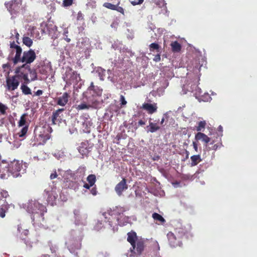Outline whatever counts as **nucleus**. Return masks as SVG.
I'll return each instance as SVG.
<instances>
[{
    "mask_svg": "<svg viewBox=\"0 0 257 257\" xmlns=\"http://www.w3.org/2000/svg\"><path fill=\"white\" fill-rule=\"evenodd\" d=\"M26 210L32 214L31 219L34 224L41 223L44 220V213L47 212L45 206L37 201H31L26 205Z\"/></svg>",
    "mask_w": 257,
    "mask_h": 257,
    "instance_id": "nucleus-1",
    "label": "nucleus"
},
{
    "mask_svg": "<svg viewBox=\"0 0 257 257\" xmlns=\"http://www.w3.org/2000/svg\"><path fill=\"white\" fill-rule=\"evenodd\" d=\"M23 165L22 162L18 160H14L8 163L6 160H2L0 162V172H4L5 169L10 173L14 177L21 176L22 171H24Z\"/></svg>",
    "mask_w": 257,
    "mask_h": 257,
    "instance_id": "nucleus-2",
    "label": "nucleus"
},
{
    "mask_svg": "<svg viewBox=\"0 0 257 257\" xmlns=\"http://www.w3.org/2000/svg\"><path fill=\"white\" fill-rule=\"evenodd\" d=\"M52 128L48 125L37 126L34 130V145H44L50 138Z\"/></svg>",
    "mask_w": 257,
    "mask_h": 257,
    "instance_id": "nucleus-3",
    "label": "nucleus"
},
{
    "mask_svg": "<svg viewBox=\"0 0 257 257\" xmlns=\"http://www.w3.org/2000/svg\"><path fill=\"white\" fill-rule=\"evenodd\" d=\"M126 211L124 207L120 206L113 207L107 210L109 215L114 216L119 224L122 226L128 223L130 220V218L124 215Z\"/></svg>",
    "mask_w": 257,
    "mask_h": 257,
    "instance_id": "nucleus-4",
    "label": "nucleus"
},
{
    "mask_svg": "<svg viewBox=\"0 0 257 257\" xmlns=\"http://www.w3.org/2000/svg\"><path fill=\"white\" fill-rule=\"evenodd\" d=\"M5 6L12 16V18H16L22 9V0H11L6 2Z\"/></svg>",
    "mask_w": 257,
    "mask_h": 257,
    "instance_id": "nucleus-5",
    "label": "nucleus"
},
{
    "mask_svg": "<svg viewBox=\"0 0 257 257\" xmlns=\"http://www.w3.org/2000/svg\"><path fill=\"white\" fill-rule=\"evenodd\" d=\"M28 70H30V67L28 65L23 64L22 66L19 67L16 69L15 74L14 76L19 82L23 80L25 83H29L30 80L28 78Z\"/></svg>",
    "mask_w": 257,
    "mask_h": 257,
    "instance_id": "nucleus-6",
    "label": "nucleus"
},
{
    "mask_svg": "<svg viewBox=\"0 0 257 257\" xmlns=\"http://www.w3.org/2000/svg\"><path fill=\"white\" fill-rule=\"evenodd\" d=\"M36 59V54L35 51L30 49L28 51H25L23 53L22 56H20V60L14 62V64H17L19 62L24 63V64H30L33 63Z\"/></svg>",
    "mask_w": 257,
    "mask_h": 257,
    "instance_id": "nucleus-7",
    "label": "nucleus"
},
{
    "mask_svg": "<svg viewBox=\"0 0 257 257\" xmlns=\"http://www.w3.org/2000/svg\"><path fill=\"white\" fill-rule=\"evenodd\" d=\"M81 237H71L66 242V245L71 253H75L77 250L81 249Z\"/></svg>",
    "mask_w": 257,
    "mask_h": 257,
    "instance_id": "nucleus-8",
    "label": "nucleus"
},
{
    "mask_svg": "<svg viewBox=\"0 0 257 257\" xmlns=\"http://www.w3.org/2000/svg\"><path fill=\"white\" fill-rule=\"evenodd\" d=\"M63 79L67 83L78 82L80 80V76L76 71H73L71 68H69L65 72Z\"/></svg>",
    "mask_w": 257,
    "mask_h": 257,
    "instance_id": "nucleus-9",
    "label": "nucleus"
},
{
    "mask_svg": "<svg viewBox=\"0 0 257 257\" xmlns=\"http://www.w3.org/2000/svg\"><path fill=\"white\" fill-rule=\"evenodd\" d=\"M20 84V82L14 76H8L6 78V88L7 90L12 91L17 89Z\"/></svg>",
    "mask_w": 257,
    "mask_h": 257,
    "instance_id": "nucleus-10",
    "label": "nucleus"
},
{
    "mask_svg": "<svg viewBox=\"0 0 257 257\" xmlns=\"http://www.w3.org/2000/svg\"><path fill=\"white\" fill-rule=\"evenodd\" d=\"M167 236L169 243L171 247H176L182 245V240L179 239L174 233L170 231L167 233Z\"/></svg>",
    "mask_w": 257,
    "mask_h": 257,
    "instance_id": "nucleus-11",
    "label": "nucleus"
},
{
    "mask_svg": "<svg viewBox=\"0 0 257 257\" xmlns=\"http://www.w3.org/2000/svg\"><path fill=\"white\" fill-rule=\"evenodd\" d=\"M94 93V85L92 82L87 90L83 93V95L88 99V103H93L96 101V95Z\"/></svg>",
    "mask_w": 257,
    "mask_h": 257,
    "instance_id": "nucleus-12",
    "label": "nucleus"
},
{
    "mask_svg": "<svg viewBox=\"0 0 257 257\" xmlns=\"http://www.w3.org/2000/svg\"><path fill=\"white\" fill-rule=\"evenodd\" d=\"M127 235V241L132 245L131 250L132 252H135L136 242H137V240L140 238H138L137 233L133 230H131L130 232H128Z\"/></svg>",
    "mask_w": 257,
    "mask_h": 257,
    "instance_id": "nucleus-13",
    "label": "nucleus"
},
{
    "mask_svg": "<svg viewBox=\"0 0 257 257\" xmlns=\"http://www.w3.org/2000/svg\"><path fill=\"white\" fill-rule=\"evenodd\" d=\"M128 188V185L126 184V180L123 178L115 187L114 190L118 196H121L124 191Z\"/></svg>",
    "mask_w": 257,
    "mask_h": 257,
    "instance_id": "nucleus-14",
    "label": "nucleus"
},
{
    "mask_svg": "<svg viewBox=\"0 0 257 257\" xmlns=\"http://www.w3.org/2000/svg\"><path fill=\"white\" fill-rule=\"evenodd\" d=\"M82 101L83 103H81L79 105H78L76 106L77 110H79L82 109H88L90 107L96 105L98 103V101L97 100L96 101H94L93 103H88V99L87 98V97H84L83 95Z\"/></svg>",
    "mask_w": 257,
    "mask_h": 257,
    "instance_id": "nucleus-15",
    "label": "nucleus"
},
{
    "mask_svg": "<svg viewBox=\"0 0 257 257\" xmlns=\"http://www.w3.org/2000/svg\"><path fill=\"white\" fill-rule=\"evenodd\" d=\"M74 214L76 224H84L85 223L87 218L86 214L81 215L79 209L74 210Z\"/></svg>",
    "mask_w": 257,
    "mask_h": 257,
    "instance_id": "nucleus-16",
    "label": "nucleus"
},
{
    "mask_svg": "<svg viewBox=\"0 0 257 257\" xmlns=\"http://www.w3.org/2000/svg\"><path fill=\"white\" fill-rule=\"evenodd\" d=\"M141 108L146 110L149 114H153L157 111L158 106L156 103H150L145 102L142 104Z\"/></svg>",
    "mask_w": 257,
    "mask_h": 257,
    "instance_id": "nucleus-17",
    "label": "nucleus"
},
{
    "mask_svg": "<svg viewBox=\"0 0 257 257\" xmlns=\"http://www.w3.org/2000/svg\"><path fill=\"white\" fill-rule=\"evenodd\" d=\"M10 46L11 49L16 50L15 56L12 58V61L14 63L15 61L20 60V56H21L22 54V49L21 46L17 45L14 41L11 42Z\"/></svg>",
    "mask_w": 257,
    "mask_h": 257,
    "instance_id": "nucleus-18",
    "label": "nucleus"
},
{
    "mask_svg": "<svg viewBox=\"0 0 257 257\" xmlns=\"http://www.w3.org/2000/svg\"><path fill=\"white\" fill-rule=\"evenodd\" d=\"M70 96L67 92H64L62 96L56 98V102L57 105L64 106L68 102Z\"/></svg>",
    "mask_w": 257,
    "mask_h": 257,
    "instance_id": "nucleus-19",
    "label": "nucleus"
},
{
    "mask_svg": "<svg viewBox=\"0 0 257 257\" xmlns=\"http://www.w3.org/2000/svg\"><path fill=\"white\" fill-rule=\"evenodd\" d=\"M90 148L91 147H89L88 142L85 141L80 144L78 148V151L82 155H87L89 153Z\"/></svg>",
    "mask_w": 257,
    "mask_h": 257,
    "instance_id": "nucleus-20",
    "label": "nucleus"
},
{
    "mask_svg": "<svg viewBox=\"0 0 257 257\" xmlns=\"http://www.w3.org/2000/svg\"><path fill=\"white\" fill-rule=\"evenodd\" d=\"M64 110V108H59L58 110L53 112L52 116V123L56 124L57 122H60L61 119L60 113Z\"/></svg>",
    "mask_w": 257,
    "mask_h": 257,
    "instance_id": "nucleus-21",
    "label": "nucleus"
},
{
    "mask_svg": "<svg viewBox=\"0 0 257 257\" xmlns=\"http://www.w3.org/2000/svg\"><path fill=\"white\" fill-rule=\"evenodd\" d=\"M195 139L196 141H202L206 144V146H207V144L210 141L211 139L204 133L198 132L195 135Z\"/></svg>",
    "mask_w": 257,
    "mask_h": 257,
    "instance_id": "nucleus-22",
    "label": "nucleus"
},
{
    "mask_svg": "<svg viewBox=\"0 0 257 257\" xmlns=\"http://www.w3.org/2000/svg\"><path fill=\"white\" fill-rule=\"evenodd\" d=\"M174 233L176 235L177 237L181 240L184 237L187 238V231L184 228H176L174 230Z\"/></svg>",
    "mask_w": 257,
    "mask_h": 257,
    "instance_id": "nucleus-23",
    "label": "nucleus"
},
{
    "mask_svg": "<svg viewBox=\"0 0 257 257\" xmlns=\"http://www.w3.org/2000/svg\"><path fill=\"white\" fill-rule=\"evenodd\" d=\"M144 240L142 238H140L137 240L136 243V250L138 254H141L144 249L145 247Z\"/></svg>",
    "mask_w": 257,
    "mask_h": 257,
    "instance_id": "nucleus-24",
    "label": "nucleus"
},
{
    "mask_svg": "<svg viewBox=\"0 0 257 257\" xmlns=\"http://www.w3.org/2000/svg\"><path fill=\"white\" fill-rule=\"evenodd\" d=\"M58 197L57 194L54 191H52L48 195L47 201L51 205L53 206L56 204V200Z\"/></svg>",
    "mask_w": 257,
    "mask_h": 257,
    "instance_id": "nucleus-25",
    "label": "nucleus"
},
{
    "mask_svg": "<svg viewBox=\"0 0 257 257\" xmlns=\"http://www.w3.org/2000/svg\"><path fill=\"white\" fill-rule=\"evenodd\" d=\"M190 159L191 161V166H196L199 162H200L202 161V159L201 158V156L200 155H193L191 157Z\"/></svg>",
    "mask_w": 257,
    "mask_h": 257,
    "instance_id": "nucleus-26",
    "label": "nucleus"
},
{
    "mask_svg": "<svg viewBox=\"0 0 257 257\" xmlns=\"http://www.w3.org/2000/svg\"><path fill=\"white\" fill-rule=\"evenodd\" d=\"M29 83H25L24 82L21 86V89L23 93L25 95H29L32 94L31 89L27 86Z\"/></svg>",
    "mask_w": 257,
    "mask_h": 257,
    "instance_id": "nucleus-27",
    "label": "nucleus"
},
{
    "mask_svg": "<svg viewBox=\"0 0 257 257\" xmlns=\"http://www.w3.org/2000/svg\"><path fill=\"white\" fill-rule=\"evenodd\" d=\"M149 131L152 133H155L160 129V126L157 123H154L151 121V120L149 121Z\"/></svg>",
    "mask_w": 257,
    "mask_h": 257,
    "instance_id": "nucleus-28",
    "label": "nucleus"
},
{
    "mask_svg": "<svg viewBox=\"0 0 257 257\" xmlns=\"http://www.w3.org/2000/svg\"><path fill=\"white\" fill-rule=\"evenodd\" d=\"M171 46L173 52H179L181 51V45L177 41L172 42Z\"/></svg>",
    "mask_w": 257,
    "mask_h": 257,
    "instance_id": "nucleus-29",
    "label": "nucleus"
},
{
    "mask_svg": "<svg viewBox=\"0 0 257 257\" xmlns=\"http://www.w3.org/2000/svg\"><path fill=\"white\" fill-rule=\"evenodd\" d=\"M23 43L24 45L28 47L32 46L33 42V40L27 36H24L23 38Z\"/></svg>",
    "mask_w": 257,
    "mask_h": 257,
    "instance_id": "nucleus-30",
    "label": "nucleus"
},
{
    "mask_svg": "<svg viewBox=\"0 0 257 257\" xmlns=\"http://www.w3.org/2000/svg\"><path fill=\"white\" fill-rule=\"evenodd\" d=\"M27 116V114L26 113H24L23 115H21L20 117V119L19 121L18 122V126H25L26 125V117Z\"/></svg>",
    "mask_w": 257,
    "mask_h": 257,
    "instance_id": "nucleus-31",
    "label": "nucleus"
},
{
    "mask_svg": "<svg viewBox=\"0 0 257 257\" xmlns=\"http://www.w3.org/2000/svg\"><path fill=\"white\" fill-rule=\"evenodd\" d=\"M215 140H212V142L210 143V145H212L211 147H208L209 150H214L216 151L218 148H220L222 146V144L220 142H218L216 144H215Z\"/></svg>",
    "mask_w": 257,
    "mask_h": 257,
    "instance_id": "nucleus-32",
    "label": "nucleus"
},
{
    "mask_svg": "<svg viewBox=\"0 0 257 257\" xmlns=\"http://www.w3.org/2000/svg\"><path fill=\"white\" fill-rule=\"evenodd\" d=\"M152 217L154 220L158 221L161 223H163L165 222V220L162 216L157 213H154L152 215Z\"/></svg>",
    "mask_w": 257,
    "mask_h": 257,
    "instance_id": "nucleus-33",
    "label": "nucleus"
},
{
    "mask_svg": "<svg viewBox=\"0 0 257 257\" xmlns=\"http://www.w3.org/2000/svg\"><path fill=\"white\" fill-rule=\"evenodd\" d=\"M86 168L85 167L80 166L76 170V174L79 175L80 177H83L85 175Z\"/></svg>",
    "mask_w": 257,
    "mask_h": 257,
    "instance_id": "nucleus-34",
    "label": "nucleus"
},
{
    "mask_svg": "<svg viewBox=\"0 0 257 257\" xmlns=\"http://www.w3.org/2000/svg\"><path fill=\"white\" fill-rule=\"evenodd\" d=\"M87 181L90 184V185H94L96 181V176L94 174H90L87 177Z\"/></svg>",
    "mask_w": 257,
    "mask_h": 257,
    "instance_id": "nucleus-35",
    "label": "nucleus"
},
{
    "mask_svg": "<svg viewBox=\"0 0 257 257\" xmlns=\"http://www.w3.org/2000/svg\"><path fill=\"white\" fill-rule=\"evenodd\" d=\"M206 125V123L205 121H200L198 122V125L196 126V130L198 132L203 131Z\"/></svg>",
    "mask_w": 257,
    "mask_h": 257,
    "instance_id": "nucleus-36",
    "label": "nucleus"
},
{
    "mask_svg": "<svg viewBox=\"0 0 257 257\" xmlns=\"http://www.w3.org/2000/svg\"><path fill=\"white\" fill-rule=\"evenodd\" d=\"M149 48L151 51H153L156 50L157 52H160V46L158 44L156 43H152L149 46Z\"/></svg>",
    "mask_w": 257,
    "mask_h": 257,
    "instance_id": "nucleus-37",
    "label": "nucleus"
},
{
    "mask_svg": "<svg viewBox=\"0 0 257 257\" xmlns=\"http://www.w3.org/2000/svg\"><path fill=\"white\" fill-rule=\"evenodd\" d=\"M28 72L30 73L31 75V81H33L37 79V74L35 70H32L30 68V70H28Z\"/></svg>",
    "mask_w": 257,
    "mask_h": 257,
    "instance_id": "nucleus-38",
    "label": "nucleus"
},
{
    "mask_svg": "<svg viewBox=\"0 0 257 257\" xmlns=\"http://www.w3.org/2000/svg\"><path fill=\"white\" fill-rule=\"evenodd\" d=\"M28 130V125L24 126L21 130V131L18 133L19 136L20 137H23L25 136Z\"/></svg>",
    "mask_w": 257,
    "mask_h": 257,
    "instance_id": "nucleus-39",
    "label": "nucleus"
},
{
    "mask_svg": "<svg viewBox=\"0 0 257 257\" xmlns=\"http://www.w3.org/2000/svg\"><path fill=\"white\" fill-rule=\"evenodd\" d=\"M103 6L107 9L111 10H115L116 9V5L112 4L110 3H104L103 4Z\"/></svg>",
    "mask_w": 257,
    "mask_h": 257,
    "instance_id": "nucleus-40",
    "label": "nucleus"
},
{
    "mask_svg": "<svg viewBox=\"0 0 257 257\" xmlns=\"http://www.w3.org/2000/svg\"><path fill=\"white\" fill-rule=\"evenodd\" d=\"M48 66H41L40 68H39V72L42 74H44V75H46L48 71Z\"/></svg>",
    "mask_w": 257,
    "mask_h": 257,
    "instance_id": "nucleus-41",
    "label": "nucleus"
},
{
    "mask_svg": "<svg viewBox=\"0 0 257 257\" xmlns=\"http://www.w3.org/2000/svg\"><path fill=\"white\" fill-rule=\"evenodd\" d=\"M8 107L4 104L0 102V112L2 114H5L6 113V110Z\"/></svg>",
    "mask_w": 257,
    "mask_h": 257,
    "instance_id": "nucleus-42",
    "label": "nucleus"
},
{
    "mask_svg": "<svg viewBox=\"0 0 257 257\" xmlns=\"http://www.w3.org/2000/svg\"><path fill=\"white\" fill-rule=\"evenodd\" d=\"M50 249L52 253H56L58 250V248L56 245L51 243L50 245Z\"/></svg>",
    "mask_w": 257,
    "mask_h": 257,
    "instance_id": "nucleus-43",
    "label": "nucleus"
},
{
    "mask_svg": "<svg viewBox=\"0 0 257 257\" xmlns=\"http://www.w3.org/2000/svg\"><path fill=\"white\" fill-rule=\"evenodd\" d=\"M6 209L5 207L3 206H0V216L2 218L5 217L6 215Z\"/></svg>",
    "mask_w": 257,
    "mask_h": 257,
    "instance_id": "nucleus-44",
    "label": "nucleus"
},
{
    "mask_svg": "<svg viewBox=\"0 0 257 257\" xmlns=\"http://www.w3.org/2000/svg\"><path fill=\"white\" fill-rule=\"evenodd\" d=\"M119 4V2H118V4L117 5H116V9H115L114 11H116L118 12H119L121 14L124 15V10L122 7H118Z\"/></svg>",
    "mask_w": 257,
    "mask_h": 257,
    "instance_id": "nucleus-45",
    "label": "nucleus"
},
{
    "mask_svg": "<svg viewBox=\"0 0 257 257\" xmlns=\"http://www.w3.org/2000/svg\"><path fill=\"white\" fill-rule=\"evenodd\" d=\"M73 3V0H64L63 5L64 7L71 6Z\"/></svg>",
    "mask_w": 257,
    "mask_h": 257,
    "instance_id": "nucleus-46",
    "label": "nucleus"
},
{
    "mask_svg": "<svg viewBox=\"0 0 257 257\" xmlns=\"http://www.w3.org/2000/svg\"><path fill=\"white\" fill-rule=\"evenodd\" d=\"M120 101L121 102V103H120L121 106H123L127 103V102L125 100L124 96L122 95H121L120 96Z\"/></svg>",
    "mask_w": 257,
    "mask_h": 257,
    "instance_id": "nucleus-47",
    "label": "nucleus"
},
{
    "mask_svg": "<svg viewBox=\"0 0 257 257\" xmlns=\"http://www.w3.org/2000/svg\"><path fill=\"white\" fill-rule=\"evenodd\" d=\"M143 2H144V0H134V1H131V3L133 6H136L137 5H140V4H142L143 3Z\"/></svg>",
    "mask_w": 257,
    "mask_h": 257,
    "instance_id": "nucleus-48",
    "label": "nucleus"
},
{
    "mask_svg": "<svg viewBox=\"0 0 257 257\" xmlns=\"http://www.w3.org/2000/svg\"><path fill=\"white\" fill-rule=\"evenodd\" d=\"M218 131L219 133V134H217V136L219 137H221L222 136V132H223L222 126L221 125H219L218 127Z\"/></svg>",
    "mask_w": 257,
    "mask_h": 257,
    "instance_id": "nucleus-49",
    "label": "nucleus"
},
{
    "mask_svg": "<svg viewBox=\"0 0 257 257\" xmlns=\"http://www.w3.org/2000/svg\"><path fill=\"white\" fill-rule=\"evenodd\" d=\"M90 192H91V193L93 195H96L97 194V189H96V186L92 188L90 190Z\"/></svg>",
    "mask_w": 257,
    "mask_h": 257,
    "instance_id": "nucleus-50",
    "label": "nucleus"
},
{
    "mask_svg": "<svg viewBox=\"0 0 257 257\" xmlns=\"http://www.w3.org/2000/svg\"><path fill=\"white\" fill-rule=\"evenodd\" d=\"M1 194H2V196L4 198H7V197H8L9 196L8 192L6 190H3L1 192Z\"/></svg>",
    "mask_w": 257,
    "mask_h": 257,
    "instance_id": "nucleus-51",
    "label": "nucleus"
},
{
    "mask_svg": "<svg viewBox=\"0 0 257 257\" xmlns=\"http://www.w3.org/2000/svg\"><path fill=\"white\" fill-rule=\"evenodd\" d=\"M161 60V56L159 54H158L157 55H156L154 58V61H155V62H159Z\"/></svg>",
    "mask_w": 257,
    "mask_h": 257,
    "instance_id": "nucleus-52",
    "label": "nucleus"
},
{
    "mask_svg": "<svg viewBox=\"0 0 257 257\" xmlns=\"http://www.w3.org/2000/svg\"><path fill=\"white\" fill-rule=\"evenodd\" d=\"M193 147L196 152H198V144L196 142H193Z\"/></svg>",
    "mask_w": 257,
    "mask_h": 257,
    "instance_id": "nucleus-53",
    "label": "nucleus"
},
{
    "mask_svg": "<svg viewBox=\"0 0 257 257\" xmlns=\"http://www.w3.org/2000/svg\"><path fill=\"white\" fill-rule=\"evenodd\" d=\"M43 93V91L42 90H38L36 92H35L34 96H40Z\"/></svg>",
    "mask_w": 257,
    "mask_h": 257,
    "instance_id": "nucleus-54",
    "label": "nucleus"
},
{
    "mask_svg": "<svg viewBox=\"0 0 257 257\" xmlns=\"http://www.w3.org/2000/svg\"><path fill=\"white\" fill-rule=\"evenodd\" d=\"M93 185H91L90 184L85 183L83 185V187L87 189H90V187H92Z\"/></svg>",
    "mask_w": 257,
    "mask_h": 257,
    "instance_id": "nucleus-55",
    "label": "nucleus"
},
{
    "mask_svg": "<svg viewBox=\"0 0 257 257\" xmlns=\"http://www.w3.org/2000/svg\"><path fill=\"white\" fill-rule=\"evenodd\" d=\"M138 126H143L144 125H145L146 124V121H144V120H143L142 119L140 120L138 122Z\"/></svg>",
    "mask_w": 257,
    "mask_h": 257,
    "instance_id": "nucleus-56",
    "label": "nucleus"
},
{
    "mask_svg": "<svg viewBox=\"0 0 257 257\" xmlns=\"http://www.w3.org/2000/svg\"><path fill=\"white\" fill-rule=\"evenodd\" d=\"M57 177V174L56 171H55L54 173H52L50 175V178L51 179H54L56 178Z\"/></svg>",
    "mask_w": 257,
    "mask_h": 257,
    "instance_id": "nucleus-57",
    "label": "nucleus"
},
{
    "mask_svg": "<svg viewBox=\"0 0 257 257\" xmlns=\"http://www.w3.org/2000/svg\"><path fill=\"white\" fill-rule=\"evenodd\" d=\"M64 39L65 40L68 42V43H69L70 41H71V39L70 38H69L67 36H66V37L64 38Z\"/></svg>",
    "mask_w": 257,
    "mask_h": 257,
    "instance_id": "nucleus-58",
    "label": "nucleus"
},
{
    "mask_svg": "<svg viewBox=\"0 0 257 257\" xmlns=\"http://www.w3.org/2000/svg\"><path fill=\"white\" fill-rule=\"evenodd\" d=\"M164 121H165V118H164V117H163L161 120V122H160L161 124H163Z\"/></svg>",
    "mask_w": 257,
    "mask_h": 257,
    "instance_id": "nucleus-59",
    "label": "nucleus"
},
{
    "mask_svg": "<svg viewBox=\"0 0 257 257\" xmlns=\"http://www.w3.org/2000/svg\"><path fill=\"white\" fill-rule=\"evenodd\" d=\"M108 224H109L110 226H112V224H111V222H110V221H109Z\"/></svg>",
    "mask_w": 257,
    "mask_h": 257,
    "instance_id": "nucleus-60",
    "label": "nucleus"
},
{
    "mask_svg": "<svg viewBox=\"0 0 257 257\" xmlns=\"http://www.w3.org/2000/svg\"><path fill=\"white\" fill-rule=\"evenodd\" d=\"M7 64H4L3 66L4 68H5V67H7Z\"/></svg>",
    "mask_w": 257,
    "mask_h": 257,
    "instance_id": "nucleus-61",
    "label": "nucleus"
},
{
    "mask_svg": "<svg viewBox=\"0 0 257 257\" xmlns=\"http://www.w3.org/2000/svg\"><path fill=\"white\" fill-rule=\"evenodd\" d=\"M79 17H81V16H79V14H78V19H79Z\"/></svg>",
    "mask_w": 257,
    "mask_h": 257,
    "instance_id": "nucleus-62",
    "label": "nucleus"
},
{
    "mask_svg": "<svg viewBox=\"0 0 257 257\" xmlns=\"http://www.w3.org/2000/svg\"><path fill=\"white\" fill-rule=\"evenodd\" d=\"M79 17H81V16H79V14H78V19H79Z\"/></svg>",
    "mask_w": 257,
    "mask_h": 257,
    "instance_id": "nucleus-63",
    "label": "nucleus"
},
{
    "mask_svg": "<svg viewBox=\"0 0 257 257\" xmlns=\"http://www.w3.org/2000/svg\"><path fill=\"white\" fill-rule=\"evenodd\" d=\"M11 53H14V51H12Z\"/></svg>",
    "mask_w": 257,
    "mask_h": 257,
    "instance_id": "nucleus-64",
    "label": "nucleus"
}]
</instances>
